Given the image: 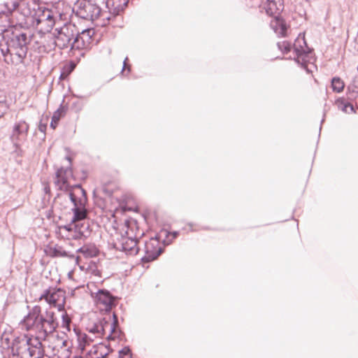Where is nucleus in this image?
Here are the masks:
<instances>
[{"mask_svg":"<svg viewBox=\"0 0 358 358\" xmlns=\"http://www.w3.org/2000/svg\"><path fill=\"white\" fill-rule=\"evenodd\" d=\"M94 286V284L87 285V288L90 292L92 297L97 305L104 306L105 310H108L113 306L114 298L108 290L101 289L94 290L92 289Z\"/></svg>","mask_w":358,"mask_h":358,"instance_id":"obj_14","label":"nucleus"},{"mask_svg":"<svg viewBox=\"0 0 358 358\" xmlns=\"http://www.w3.org/2000/svg\"><path fill=\"white\" fill-rule=\"evenodd\" d=\"M171 235L173 236L172 239H174V238H176L178 236V231H173V232L171 233Z\"/></svg>","mask_w":358,"mask_h":358,"instance_id":"obj_33","label":"nucleus"},{"mask_svg":"<svg viewBox=\"0 0 358 358\" xmlns=\"http://www.w3.org/2000/svg\"><path fill=\"white\" fill-rule=\"evenodd\" d=\"M64 113V108H58L54 113H53V115L52 117V121L50 122V127L52 128V129H55L62 115H63Z\"/></svg>","mask_w":358,"mask_h":358,"instance_id":"obj_26","label":"nucleus"},{"mask_svg":"<svg viewBox=\"0 0 358 358\" xmlns=\"http://www.w3.org/2000/svg\"><path fill=\"white\" fill-rule=\"evenodd\" d=\"M277 45L279 50L284 54L289 52L293 49V59L309 71L307 64L313 59L311 50L307 46L304 35L299 34L293 45L287 41L278 42Z\"/></svg>","mask_w":358,"mask_h":358,"instance_id":"obj_2","label":"nucleus"},{"mask_svg":"<svg viewBox=\"0 0 358 358\" xmlns=\"http://www.w3.org/2000/svg\"><path fill=\"white\" fill-rule=\"evenodd\" d=\"M163 249L160 246L159 241L157 237L151 238L145 243L144 252L145 255L142 257V261L149 262L156 259L162 252Z\"/></svg>","mask_w":358,"mask_h":358,"instance_id":"obj_16","label":"nucleus"},{"mask_svg":"<svg viewBox=\"0 0 358 358\" xmlns=\"http://www.w3.org/2000/svg\"><path fill=\"white\" fill-rule=\"evenodd\" d=\"M73 12L80 18L94 21L99 17L109 21L112 15L103 10L95 0H78L73 7Z\"/></svg>","mask_w":358,"mask_h":358,"instance_id":"obj_3","label":"nucleus"},{"mask_svg":"<svg viewBox=\"0 0 358 358\" xmlns=\"http://www.w3.org/2000/svg\"><path fill=\"white\" fill-rule=\"evenodd\" d=\"M72 176V171L70 168H61L57 170L56 173V178L55 184L56 187L62 191L69 192L70 196V192H76L78 191L76 189V186H71L68 182L69 178Z\"/></svg>","mask_w":358,"mask_h":358,"instance_id":"obj_13","label":"nucleus"},{"mask_svg":"<svg viewBox=\"0 0 358 358\" xmlns=\"http://www.w3.org/2000/svg\"><path fill=\"white\" fill-rule=\"evenodd\" d=\"M73 358H82V357L81 356H76Z\"/></svg>","mask_w":358,"mask_h":358,"instance_id":"obj_34","label":"nucleus"},{"mask_svg":"<svg viewBox=\"0 0 358 358\" xmlns=\"http://www.w3.org/2000/svg\"><path fill=\"white\" fill-rule=\"evenodd\" d=\"M1 8L0 10V17H10L13 12L15 10L18 11L19 1L18 0H8L1 4Z\"/></svg>","mask_w":358,"mask_h":358,"instance_id":"obj_19","label":"nucleus"},{"mask_svg":"<svg viewBox=\"0 0 358 358\" xmlns=\"http://www.w3.org/2000/svg\"><path fill=\"white\" fill-rule=\"evenodd\" d=\"M338 108L345 113H353L355 112L353 105L347 101L344 98H339L335 102Z\"/></svg>","mask_w":358,"mask_h":358,"instance_id":"obj_20","label":"nucleus"},{"mask_svg":"<svg viewBox=\"0 0 358 358\" xmlns=\"http://www.w3.org/2000/svg\"><path fill=\"white\" fill-rule=\"evenodd\" d=\"M127 234V236H122L121 239L115 244V248L129 255H136L139 250V248L137 246V237L136 236L133 238L129 235L128 231Z\"/></svg>","mask_w":358,"mask_h":358,"instance_id":"obj_15","label":"nucleus"},{"mask_svg":"<svg viewBox=\"0 0 358 358\" xmlns=\"http://www.w3.org/2000/svg\"><path fill=\"white\" fill-rule=\"evenodd\" d=\"M57 233L63 238L71 240H79L90 234V224L87 222L82 223L71 222L58 227Z\"/></svg>","mask_w":358,"mask_h":358,"instance_id":"obj_8","label":"nucleus"},{"mask_svg":"<svg viewBox=\"0 0 358 358\" xmlns=\"http://www.w3.org/2000/svg\"><path fill=\"white\" fill-rule=\"evenodd\" d=\"M283 8V0H267L264 4V9L266 14L274 17L270 22V26L279 36H285L287 29L285 20L279 17Z\"/></svg>","mask_w":358,"mask_h":358,"instance_id":"obj_5","label":"nucleus"},{"mask_svg":"<svg viewBox=\"0 0 358 358\" xmlns=\"http://www.w3.org/2000/svg\"><path fill=\"white\" fill-rule=\"evenodd\" d=\"M78 252H82L84 255H85L86 256H92V255H93V252L90 251V250L87 248H86L85 246L79 248L78 250Z\"/></svg>","mask_w":358,"mask_h":358,"instance_id":"obj_29","label":"nucleus"},{"mask_svg":"<svg viewBox=\"0 0 358 358\" xmlns=\"http://www.w3.org/2000/svg\"><path fill=\"white\" fill-rule=\"evenodd\" d=\"M40 13L43 17L46 18L47 20H50V22L52 24L53 26L56 24L58 17H61V14L55 13L53 10L42 7Z\"/></svg>","mask_w":358,"mask_h":358,"instance_id":"obj_21","label":"nucleus"},{"mask_svg":"<svg viewBox=\"0 0 358 358\" xmlns=\"http://www.w3.org/2000/svg\"><path fill=\"white\" fill-rule=\"evenodd\" d=\"M331 87L334 92H341L344 87L345 83L339 77H334L331 79Z\"/></svg>","mask_w":358,"mask_h":358,"instance_id":"obj_24","label":"nucleus"},{"mask_svg":"<svg viewBox=\"0 0 358 358\" xmlns=\"http://www.w3.org/2000/svg\"><path fill=\"white\" fill-rule=\"evenodd\" d=\"M76 189L78 193L70 192V199L73 203V217L71 222L82 223L87 217V210L85 209V204L87 203L86 192L80 185H76Z\"/></svg>","mask_w":358,"mask_h":358,"instance_id":"obj_7","label":"nucleus"},{"mask_svg":"<svg viewBox=\"0 0 358 358\" xmlns=\"http://www.w3.org/2000/svg\"><path fill=\"white\" fill-rule=\"evenodd\" d=\"M30 38L23 32H13L12 36L8 41V47L16 50L15 55L22 61L27 55Z\"/></svg>","mask_w":358,"mask_h":358,"instance_id":"obj_10","label":"nucleus"},{"mask_svg":"<svg viewBox=\"0 0 358 358\" xmlns=\"http://www.w3.org/2000/svg\"><path fill=\"white\" fill-rule=\"evenodd\" d=\"M45 252L47 255L51 257H66L69 259H78V257H75L73 254L66 251L62 246L55 245L53 246L48 245L45 248Z\"/></svg>","mask_w":358,"mask_h":358,"instance_id":"obj_17","label":"nucleus"},{"mask_svg":"<svg viewBox=\"0 0 358 358\" xmlns=\"http://www.w3.org/2000/svg\"><path fill=\"white\" fill-rule=\"evenodd\" d=\"M7 110L6 104L4 102L0 101V117L6 113Z\"/></svg>","mask_w":358,"mask_h":358,"instance_id":"obj_30","label":"nucleus"},{"mask_svg":"<svg viewBox=\"0 0 358 358\" xmlns=\"http://www.w3.org/2000/svg\"><path fill=\"white\" fill-rule=\"evenodd\" d=\"M10 49H11L10 47H8V45L6 47V48L4 50L3 48H1V53L2 55L6 57L7 55L8 54L9 51H10Z\"/></svg>","mask_w":358,"mask_h":358,"instance_id":"obj_32","label":"nucleus"},{"mask_svg":"<svg viewBox=\"0 0 358 358\" xmlns=\"http://www.w3.org/2000/svg\"><path fill=\"white\" fill-rule=\"evenodd\" d=\"M30 27H34L38 29L40 32L45 34L50 32L54 26L50 22V20H47L39 13L35 20L32 21Z\"/></svg>","mask_w":358,"mask_h":358,"instance_id":"obj_18","label":"nucleus"},{"mask_svg":"<svg viewBox=\"0 0 358 358\" xmlns=\"http://www.w3.org/2000/svg\"><path fill=\"white\" fill-rule=\"evenodd\" d=\"M73 331L77 336V340H78V347L81 351H83L85 345L87 344H89L90 338L85 334H83V333L80 332L76 329H74Z\"/></svg>","mask_w":358,"mask_h":358,"instance_id":"obj_22","label":"nucleus"},{"mask_svg":"<svg viewBox=\"0 0 358 358\" xmlns=\"http://www.w3.org/2000/svg\"><path fill=\"white\" fill-rule=\"evenodd\" d=\"M39 0H24L19 1L18 13L22 16L24 24L29 27L35 20L41 7Z\"/></svg>","mask_w":358,"mask_h":358,"instance_id":"obj_9","label":"nucleus"},{"mask_svg":"<svg viewBox=\"0 0 358 358\" xmlns=\"http://www.w3.org/2000/svg\"><path fill=\"white\" fill-rule=\"evenodd\" d=\"M117 327L118 320L116 315L113 313L111 315L108 313L96 322L89 324L87 329L96 337L115 339L118 335Z\"/></svg>","mask_w":358,"mask_h":358,"instance_id":"obj_4","label":"nucleus"},{"mask_svg":"<svg viewBox=\"0 0 358 358\" xmlns=\"http://www.w3.org/2000/svg\"><path fill=\"white\" fill-rule=\"evenodd\" d=\"M120 356H127L131 357V350L129 347H124L123 349L119 351Z\"/></svg>","mask_w":358,"mask_h":358,"instance_id":"obj_28","label":"nucleus"},{"mask_svg":"<svg viewBox=\"0 0 358 358\" xmlns=\"http://www.w3.org/2000/svg\"><path fill=\"white\" fill-rule=\"evenodd\" d=\"M348 93L350 99H356L358 96V76L355 78L352 83L348 87Z\"/></svg>","mask_w":358,"mask_h":358,"instance_id":"obj_23","label":"nucleus"},{"mask_svg":"<svg viewBox=\"0 0 358 358\" xmlns=\"http://www.w3.org/2000/svg\"><path fill=\"white\" fill-rule=\"evenodd\" d=\"M22 327L27 331H33L34 338H29L26 341V350L29 357L42 358L41 340H45L52 334L58 326L54 312L46 310L41 313V308L35 306L22 321Z\"/></svg>","mask_w":358,"mask_h":358,"instance_id":"obj_1","label":"nucleus"},{"mask_svg":"<svg viewBox=\"0 0 358 358\" xmlns=\"http://www.w3.org/2000/svg\"><path fill=\"white\" fill-rule=\"evenodd\" d=\"M55 45L60 49L66 48L78 41V31L75 24L67 22L61 27H57L54 32Z\"/></svg>","mask_w":358,"mask_h":358,"instance_id":"obj_6","label":"nucleus"},{"mask_svg":"<svg viewBox=\"0 0 358 358\" xmlns=\"http://www.w3.org/2000/svg\"><path fill=\"white\" fill-rule=\"evenodd\" d=\"M39 299H44L48 304L57 308L61 311L64 308L65 292L59 288L50 287L43 292Z\"/></svg>","mask_w":358,"mask_h":358,"instance_id":"obj_11","label":"nucleus"},{"mask_svg":"<svg viewBox=\"0 0 358 358\" xmlns=\"http://www.w3.org/2000/svg\"><path fill=\"white\" fill-rule=\"evenodd\" d=\"M29 126L24 120H19L13 124L10 139L16 151L20 150L22 143L25 141Z\"/></svg>","mask_w":358,"mask_h":358,"instance_id":"obj_12","label":"nucleus"},{"mask_svg":"<svg viewBox=\"0 0 358 358\" xmlns=\"http://www.w3.org/2000/svg\"><path fill=\"white\" fill-rule=\"evenodd\" d=\"M94 34V30L92 29H87L83 30L81 33L78 34V39L80 38L83 43H90L92 36Z\"/></svg>","mask_w":358,"mask_h":358,"instance_id":"obj_25","label":"nucleus"},{"mask_svg":"<svg viewBox=\"0 0 358 358\" xmlns=\"http://www.w3.org/2000/svg\"><path fill=\"white\" fill-rule=\"evenodd\" d=\"M128 58L126 57L125 59L124 60V62H123V67H122V74L124 73V71L125 69L127 70L128 73L130 72L131 71V68H130V66H127V61Z\"/></svg>","mask_w":358,"mask_h":358,"instance_id":"obj_31","label":"nucleus"},{"mask_svg":"<svg viewBox=\"0 0 358 358\" xmlns=\"http://www.w3.org/2000/svg\"><path fill=\"white\" fill-rule=\"evenodd\" d=\"M70 324H71V319L68 316L67 314H63L62 315V328L65 329L67 331H70Z\"/></svg>","mask_w":358,"mask_h":358,"instance_id":"obj_27","label":"nucleus"}]
</instances>
